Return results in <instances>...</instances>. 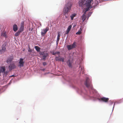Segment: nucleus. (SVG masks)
Here are the masks:
<instances>
[{"label":"nucleus","instance_id":"1","mask_svg":"<svg viewBox=\"0 0 123 123\" xmlns=\"http://www.w3.org/2000/svg\"><path fill=\"white\" fill-rule=\"evenodd\" d=\"M93 0H86L84 4V6L85 8H84L86 12L90 10L92 6H93L95 8V6H97L99 3V2L97 0H95V3H92V4H94L93 6L91 4Z\"/></svg>","mask_w":123,"mask_h":123},{"label":"nucleus","instance_id":"2","mask_svg":"<svg viewBox=\"0 0 123 123\" xmlns=\"http://www.w3.org/2000/svg\"><path fill=\"white\" fill-rule=\"evenodd\" d=\"M72 6V4L70 2H68L65 5L63 11V14L64 15H68V13L70 12ZM65 17L66 18H68V17L66 16H65Z\"/></svg>","mask_w":123,"mask_h":123},{"label":"nucleus","instance_id":"3","mask_svg":"<svg viewBox=\"0 0 123 123\" xmlns=\"http://www.w3.org/2000/svg\"><path fill=\"white\" fill-rule=\"evenodd\" d=\"M40 55H42V59L45 60L46 58L48 56V54L47 53L45 52L44 51L43 52H40L39 53Z\"/></svg>","mask_w":123,"mask_h":123},{"label":"nucleus","instance_id":"4","mask_svg":"<svg viewBox=\"0 0 123 123\" xmlns=\"http://www.w3.org/2000/svg\"><path fill=\"white\" fill-rule=\"evenodd\" d=\"M25 62L24 61V59L20 58L19 60V62L18 65V66L21 68L24 66Z\"/></svg>","mask_w":123,"mask_h":123},{"label":"nucleus","instance_id":"5","mask_svg":"<svg viewBox=\"0 0 123 123\" xmlns=\"http://www.w3.org/2000/svg\"><path fill=\"white\" fill-rule=\"evenodd\" d=\"M49 29V28L46 27L45 29H44L42 30V31L41 33V35L42 36H44L46 33L48 31Z\"/></svg>","mask_w":123,"mask_h":123},{"label":"nucleus","instance_id":"6","mask_svg":"<svg viewBox=\"0 0 123 123\" xmlns=\"http://www.w3.org/2000/svg\"><path fill=\"white\" fill-rule=\"evenodd\" d=\"M86 0H79L78 2V4L79 6L83 7L84 6V4Z\"/></svg>","mask_w":123,"mask_h":123},{"label":"nucleus","instance_id":"7","mask_svg":"<svg viewBox=\"0 0 123 123\" xmlns=\"http://www.w3.org/2000/svg\"><path fill=\"white\" fill-rule=\"evenodd\" d=\"M60 55H59L58 57L55 56V59L56 61H62V62L64 61V59L63 57H60Z\"/></svg>","mask_w":123,"mask_h":123},{"label":"nucleus","instance_id":"8","mask_svg":"<svg viewBox=\"0 0 123 123\" xmlns=\"http://www.w3.org/2000/svg\"><path fill=\"white\" fill-rule=\"evenodd\" d=\"M15 68L16 66L15 64L13 63H11L9 66V70H11Z\"/></svg>","mask_w":123,"mask_h":123},{"label":"nucleus","instance_id":"9","mask_svg":"<svg viewBox=\"0 0 123 123\" xmlns=\"http://www.w3.org/2000/svg\"><path fill=\"white\" fill-rule=\"evenodd\" d=\"M89 80L87 77L86 78V81L85 82V86L87 87H89L90 86V84L89 82Z\"/></svg>","mask_w":123,"mask_h":123},{"label":"nucleus","instance_id":"10","mask_svg":"<svg viewBox=\"0 0 123 123\" xmlns=\"http://www.w3.org/2000/svg\"><path fill=\"white\" fill-rule=\"evenodd\" d=\"M100 100L101 101L105 102H107L109 100V98H106L105 97H103L101 98H100Z\"/></svg>","mask_w":123,"mask_h":123},{"label":"nucleus","instance_id":"11","mask_svg":"<svg viewBox=\"0 0 123 123\" xmlns=\"http://www.w3.org/2000/svg\"><path fill=\"white\" fill-rule=\"evenodd\" d=\"M86 11H85L84 12V13L81 17V18L82 19V21L83 22L84 21L86 18V17L85 15V14H86Z\"/></svg>","mask_w":123,"mask_h":123},{"label":"nucleus","instance_id":"12","mask_svg":"<svg viewBox=\"0 0 123 123\" xmlns=\"http://www.w3.org/2000/svg\"><path fill=\"white\" fill-rule=\"evenodd\" d=\"M24 23L23 22H22L20 25V31H22L24 29Z\"/></svg>","mask_w":123,"mask_h":123},{"label":"nucleus","instance_id":"13","mask_svg":"<svg viewBox=\"0 0 123 123\" xmlns=\"http://www.w3.org/2000/svg\"><path fill=\"white\" fill-rule=\"evenodd\" d=\"M6 43L5 42L2 46V49H1L2 51L5 52V51L6 49V48L5 47L6 45Z\"/></svg>","mask_w":123,"mask_h":123},{"label":"nucleus","instance_id":"14","mask_svg":"<svg viewBox=\"0 0 123 123\" xmlns=\"http://www.w3.org/2000/svg\"><path fill=\"white\" fill-rule=\"evenodd\" d=\"M0 70L1 72L5 73V67L4 66L0 67Z\"/></svg>","mask_w":123,"mask_h":123},{"label":"nucleus","instance_id":"15","mask_svg":"<svg viewBox=\"0 0 123 123\" xmlns=\"http://www.w3.org/2000/svg\"><path fill=\"white\" fill-rule=\"evenodd\" d=\"M72 27V26L71 25H70L68 27L67 30L66 31V33L65 34H68V33L69 32L71 29Z\"/></svg>","mask_w":123,"mask_h":123},{"label":"nucleus","instance_id":"16","mask_svg":"<svg viewBox=\"0 0 123 123\" xmlns=\"http://www.w3.org/2000/svg\"><path fill=\"white\" fill-rule=\"evenodd\" d=\"M13 30L14 31H16L18 30V27L17 25L14 24L13 25Z\"/></svg>","mask_w":123,"mask_h":123},{"label":"nucleus","instance_id":"17","mask_svg":"<svg viewBox=\"0 0 123 123\" xmlns=\"http://www.w3.org/2000/svg\"><path fill=\"white\" fill-rule=\"evenodd\" d=\"M67 63L69 67H72V62H71L70 60H68L67 62Z\"/></svg>","mask_w":123,"mask_h":123},{"label":"nucleus","instance_id":"18","mask_svg":"<svg viewBox=\"0 0 123 123\" xmlns=\"http://www.w3.org/2000/svg\"><path fill=\"white\" fill-rule=\"evenodd\" d=\"M35 48L37 52H39L40 51L41 48L39 47L36 46L35 47Z\"/></svg>","mask_w":123,"mask_h":123},{"label":"nucleus","instance_id":"19","mask_svg":"<svg viewBox=\"0 0 123 123\" xmlns=\"http://www.w3.org/2000/svg\"><path fill=\"white\" fill-rule=\"evenodd\" d=\"M76 14L75 13H73L70 16L71 18V19L72 20H73L74 17H75L76 16Z\"/></svg>","mask_w":123,"mask_h":123},{"label":"nucleus","instance_id":"20","mask_svg":"<svg viewBox=\"0 0 123 123\" xmlns=\"http://www.w3.org/2000/svg\"><path fill=\"white\" fill-rule=\"evenodd\" d=\"M21 32V31L20 30L18 31L17 32L15 33V36H18L19 35L20 33Z\"/></svg>","mask_w":123,"mask_h":123},{"label":"nucleus","instance_id":"21","mask_svg":"<svg viewBox=\"0 0 123 123\" xmlns=\"http://www.w3.org/2000/svg\"><path fill=\"white\" fill-rule=\"evenodd\" d=\"M82 29L80 28V30L76 33V35H80L81 33V31H82Z\"/></svg>","mask_w":123,"mask_h":123},{"label":"nucleus","instance_id":"22","mask_svg":"<svg viewBox=\"0 0 123 123\" xmlns=\"http://www.w3.org/2000/svg\"><path fill=\"white\" fill-rule=\"evenodd\" d=\"M67 48L68 49V50H70L72 49L73 48L72 46H71V45H68L67 46Z\"/></svg>","mask_w":123,"mask_h":123},{"label":"nucleus","instance_id":"23","mask_svg":"<svg viewBox=\"0 0 123 123\" xmlns=\"http://www.w3.org/2000/svg\"><path fill=\"white\" fill-rule=\"evenodd\" d=\"M71 46L73 48H75L76 46L75 42H74L71 45Z\"/></svg>","mask_w":123,"mask_h":123},{"label":"nucleus","instance_id":"24","mask_svg":"<svg viewBox=\"0 0 123 123\" xmlns=\"http://www.w3.org/2000/svg\"><path fill=\"white\" fill-rule=\"evenodd\" d=\"M12 60L10 58H9V59L7 60L6 61V62L7 63H8L9 62H11L12 61Z\"/></svg>","mask_w":123,"mask_h":123},{"label":"nucleus","instance_id":"25","mask_svg":"<svg viewBox=\"0 0 123 123\" xmlns=\"http://www.w3.org/2000/svg\"><path fill=\"white\" fill-rule=\"evenodd\" d=\"M60 52L59 51H57L55 52V55H56V54L60 55Z\"/></svg>","mask_w":123,"mask_h":123},{"label":"nucleus","instance_id":"26","mask_svg":"<svg viewBox=\"0 0 123 123\" xmlns=\"http://www.w3.org/2000/svg\"><path fill=\"white\" fill-rule=\"evenodd\" d=\"M1 35L2 36H3L6 37V33H5V32L2 33V34Z\"/></svg>","mask_w":123,"mask_h":123},{"label":"nucleus","instance_id":"27","mask_svg":"<svg viewBox=\"0 0 123 123\" xmlns=\"http://www.w3.org/2000/svg\"><path fill=\"white\" fill-rule=\"evenodd\" d=\"M32 50L29 47L28 49V50L29 52H31L32 51Z\"/></svg>","mask_w":123,"mask_h":123},{"label":"nucleus","instance_id":"28","mask_svg":"<svg viewBox=\"0 0 123 123\" xmlns=\"http://www.w3.org/2000/svg\"><path fill=\"white\" fill-rule=\"evenodd\" d=\"M60 36L61 35L60 34V32H58V33L57 37H60Z\"/></svg>","mask_w":123,"mask_h":123},{"label":"nucleus","instance_id":"29","mask_svg":"<svg viewBox=\"0 0 123 123\" xmlns=\"http://www.w3.org/2000/svg\"><path fill=\"white\" fill-rule=\"evenodd\" d=\"M4 52H3L1 50H0V54H2Z\"/></svg>","mask_w":123,"mask_h":123},{"label":"nucleus","instance_id":"30","mask_svg":"<svg viewBox=\"0 0 123 123\" xmlns=\"http://www.w3.org/2000/svg\"><path fill=\"white\" fill-rule=\"evenodd\" d=\"M60 39V37H57V41L58 42V41H59Z\"/></svg>","mask_w":123,"mask_h":123},{"label":"nucleus","instance_id":"31","mask_svg":"<svg viewBox=\"0 0 123 123\" xmlns=\"http://www.w3.org/2000/svg\"><path fill=\"white\" fill-rule=\"evenodd\" d=\"M43 64L44 66H45L47 65V63L46 62H44L43 63Z\"/></svg>","mask_w":123,"mask_h":123},{"label":"nucleus","instance_id":"32","mask_svg":"<svg viewBox=\"0 0 123 123\" xmlns=\"http://www.w3.org/2000/svg\"><path fill=\"white\" fill-rule=\"evenodd\" d=\"M51 53L52 55H55V52H54V51L52 52Z\"/></svg>","mask_w":123,"mask_h":123},{"label":"nucleus","instance_id":"33","mask_svg":"<svg viewBox=\"0 0 123 123\" xmlns=\"http://www.w3.org/2000/svg\"><path fill=\"white\" fill-rule=\"evenodd\" d=\"M8 72H7V71H6V72H5V73H4V74H7V73H8Z\"/></svg>","mask_w":123,"mask_h":123},{"label":"nucleus","instance_id":"34","mask_svg":"<svg viewBox=\"0 0 123 123\" xmlns=\"http://www.w3.org/2000/svg\"><path fill=\"white\" fill-rule=\"evenodd\" d=\"M111 104H113V102H111Z\"/></svg>","mask_w":123,"mask_h":123},{"label":"nucleus","instance_id":"35","mask_svg":"<svg viewBox=\"0 0 123 123\" xmlns=\"http://www.w3.org/2000/svg\"><path fill=\"white\" fill-rule=\"evenodd\" d=\"M14 76L13 75H12L11 76V77H14Z\"/></svg>","mask_w":123,"mask_h":123},{"label":"nucleus","instance_id":"36","mask_svg":"<svg viewBox=\"0 0 123 123\" xmlns=\"http://www.w3.org/2000/svg\"><path fill=\"white\" fill-rule=\"evenodd\" d=\"M80 68H81V69H82V68H81V67H80Z\"/></svg>","mask_w":123,"mask_h":123}]
</instances>
